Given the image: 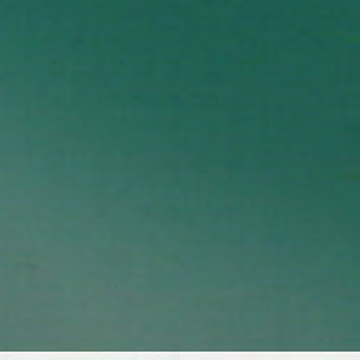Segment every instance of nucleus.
Segmentation results:
<instances>
[{
    "instance_id": "f03ea898",
    "label": "nucleus",
    "mask_w": 360,
    "mask_h": 360,
    "mask_svg": "<svg viewBox=\"0 0 360 360\" xmlns=\"http://www.w3.org/2000/svg\"><path fill=\"white\" fill-rule=\"evenodd\" d=\"M186 328V327L172 323H148L141 327V329L146 332H173L179 330H184Z\"/></svg>"
},
{
    "instance_id": "f257e3e1",
    "label": "nucleus",
    "mask_w": 360,
    "mask_h": 360,
    "mask_svg": "<svg viewBox=\"0 0 360 360\" xmlns=\"http://www.w3.org/2000/svg\"><path fill=\"white\" fill-rule=\"evenodd\" d=\"M78 327L75 326L70 319H63L57 323L50 326H41L32 323L28 321H22L19 323L11 324L7 327L0 326V329L4 330H22L31 332L34 330H76Z\"/></svg>"
}]
</instances>
